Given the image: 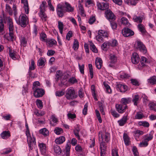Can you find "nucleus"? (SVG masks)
Segmentation results:
<instances>
[{
  "label": "nucleus",
  "mask_w": 156,
  "mask_h": 156,
  "mask_svg": "<svg viewBox=\"0 0 156 156\" xmlns=\"http://www.w3.org/2000/svg\"><path fill=\"white\" fill-rule=\"evenodd\" d=\"M98 32L101 35L104 37H107L108 36V34L107 31L104 30H99Z\"/></svg>",
  "instance_id": "obj_38"
},
{
  "label": "nucleus",
  "mask_w": 156,
  "mask_h": 156,
  "mask_svg": "<svg viewBox=\"0 0 156 156\" xmlns=\"http://www.w3.org/2000/svg\"><path fill=\"white\" fill-rule=\"evenodd\" d=\"M137 44V48L139 49L140 51L144 54L146 53L147 50L145 45L143 43L140 41H136Z\"/></svg>",
  "instance_id": "obj_7"
},
{
  "label": "nucleus",
  "mask_w": 156,
  "mask_h": 156,
  "mask_svg": "<svg viewBox=\"0 0 156 156\" xmlns=\"http://www.w3.org/2000/svg\"><path fill=\"white\" fill-rule=\"evenodd\" d=\"M41 40L42 41L46 42L47 39V36L46 34L44 33H41L40 34Z\"/></svg>",
  "instance_id": "obj_50"
},
{
  "label": "nucleus",
  "mask_w": 156,
  "mask_h": 156,
  "mask_svg": "<svg viewBox=\"0 0 156 156\" xmlns=\"http://www.w3.org/2000/svg\"><path fill=\"white\" fill-rule=\"evenodd\" d=\"M148 82L152 85L156 84V76H153L148 80Z\"/></svg>",
  "instance_id": "obj_39"
},
{
  "label": "nucleus",
  "mask_w": 156,
  "mask_h": 156,
  "mask_svg": "<svg viewBox=\"0 0 156 156\" xmlns=\"http://www.w3.org/2000/svg\"><path fill=\"white\" fill-rule=\"evenodd\" d=\"M58 28L59 30V32L61 34H62L64 28L63 24L62 22L60 21H58Z\"/></svg>",
  "instance_id": "obj_36"
},
{
  "label": "nucleus",
  "mask_w": 156,
  "mask_h": 156,
  "mask_svg": "<svg viewBox=\"0 0 156 156\" xmlns=\"http://www.w3.org/2000/svg\"><path fill=\"white\" fill-rule=\"evenodd\" d=\"M77 96V95L76 94L74 89H68L65 95V97L67 99H72L76 98Z\"/></svg>",
  "instance_id": "obj_3"
},
{
  "label": "nucleus",
  "mask_w": 156,
  "mask_h": 156,
  "mask_svg": "<svg viewBox=\"0 0 156 156\" xmlns=\"http://www.w3.org/2000/svg\"><path fill=\"white\" fill-rule=\"evenodd\" d=\"M130 81L131 83L133 85L136 86H139L140 85L139 82L136 79H131Z\"/></svg>",
  "instance_id": "obj_63"
},
{
  "label": "nucleus",
  "mask_w": 156,
  "mask_h": 156,
  "mask_svg": "<svg viewBox=\"0 0 156 156\" xmlns=\"http://www.w3.org/2000/svg\"><path fill=\"white\" fill-rule=\"evenodd\" d=\"M123 138L126 145V146L129 145L130 143V141L129 138L127 134L125 133H124Z\"/></svg>",
  "instance_id": "obj_21"
},
{
  "label": "nucleus",
  "mask_w": 156,
  "mask_h": 156,
  "mask_svg": "<svg viewBox=\"0 0 156 156\" xmlns=\"http://www.w3.org/2000/svg\"><path fill=\"white\" fill-rule=\"evenodd\" d=\"M109 45L110 47H114L118 45L117 41L115 40H113L112 41H108Z\"/></svg>",
  "instance_id": "obj_40"
},
{
  "label": "nucleus",
  "mask_w": 156,
  "mask_h": 156,
  "mask_svg": "<svg viewBox=\"0 0 156 156\" xmlns=\"http://www.w3.org/2000/svg\"><path fill=\"white\" fill-rule=\"evenodd\" d=\"M122 33L125 37H130L134 34V33L133 30L128 28L123 29L122 30Z\"/></svg>",
  "instance_id": "obj_5"
},
{
  "label": "nucleus",
  "mask_w": 156,
  "mask_h": 156,
  "mask_svg": "<svg viewBox=\"0 0 156 156\" xmlns=\"http://www.w3.org/2000/svg\"><path fill=\"white\" fill-rule=\"evenodd\" d=\"M91 91L92 95L94 97L95 99H96V94L95 93V87L94 85H92L91 87Z\"/></svg>",
  "instance_id": "obj_49"
},
{
  "label": "nucleus",
  "mask_w": 156,
  "mask_h": 156,
  "mask_svg": "<svg viewBox=\"0 0 156 156\" xmlns=\"http://www.w3.org/2000/svg\"><path fill=\"white\" fill-rule=\"evenodd\" d=\"M105 17L109 22L115 21L116 19V16L110 9L106 10L105 11Z\"/></svg>",
  "instance_id": "obj_4"
},
{
  "label": "nucleus",
  "mask_w": 156,
  "mask_h": 156,
  "mask_svg": "<svg viewBox=\"0 0 156 156\" xmlns=\"http://www.w3.org/2000/svg\"><path fill=\"white\" fill-rule=\"evenodd\" d=\"M116 87L117 90L122 92H125L127 89V86L121 84H118Z\"/></svg>",
  "instance_id": "obj_18"
},
{
  "label": "nucleus",
  "mask_w": 156,
  "mask_h": 156,
  "mask_svg": "<svg viewBox=\"0 0 156 156\" xmlns=\"http://www.w3.org/2000/svg\"><path fill=\"white\" fill-rule=\"evenodd\" d=\"M106 143L105 141L101 140L100 144L101 156H105V151L107 148V144Z\"/></svg>",
  "instance_id": "obj_11"
},
{
  "label": "nucleus",
  "mask_w": 156,
  "mask_h": 156,
  "mask_svg": "<svg viewBox=\"0 0 156 156\" xmlns=\"http://www.w3.org/2000/svg\"><path fill=\"white\" fill-rule=\"evenodd\" d=\"M5 9L6 11L8 12L9 15H12V11L11 8L8 4L6 5Z\"/></svg>",
  "instance_id": "obj_45"
},
{
  "label": "nucleus",
  "mask_w": 156,
  "mask_h": 156,
  "mask_svg": "<svg viewBox=\"0 0 156 156\" xmlns=\"http://www.w3.org/2000/svg\"><path fill=\"white\" fill-rule=\"evenodd\" d=\"M97 6L99 9L101 10H105L109 8V4L107 2H102L97 4Z\"/></svg>",
  "instance_id": "obj_13"
},
{
  "label": "nucleus",
  "mask_w": 156,
  "mask_h": 156,
  "mask_svg": "<svg viewBox=\"0 0 156 156\" xmlns=\"http://www.w3.org/2000/svg\"><path fill=\"white\" fill-rule=\"evenodd\" d=\"M23 89L22 90V93L24 95L26 93L28 92V85L26 84L23 87Z\"/></svg>",
  "instance_id": "obj_59"
},
{
  "label": "nucleus",
  "mask_w": 156,
  "mask_h": 156,
  "mask_svg": "<svg viewBox=\"0 0 156 156\" xmlns=\"http://www.w3.org/2000/svg\"><path fill=\"white\" fill-rule=\"evenodd\" d=\"M55 133L57 135H59L63 132V129L61 128L56 127L54 130Z\"/></svg>",
  "instance_id": "obj_37"
},
{
  "label": "nucleus",
  "mask_w": 156,
  "mask_h": 156,
  "mask_svg": "<svg viewBox=\"0 0 156 156\" xmlns=\"http://www.w3.org/2000/svg\"><path fill=\"white\" fill-rule=\"evenodd\" d=\"M39 16L43 21H46L47 17L45 12H44L43 13H40Z\"/></svg>",
  "instance_id": "obj_52"
},
{
  "label": "nucleus",
  "mask_w": 156,
  "mask_h": 156,
  "mask_svg": "<svg viewBox=\"0 0 156 156\" xmlns=\"http://www.w3.org/2000/svg\"><path fill=\"white\" fill-rule=\"evenodd\" d=\"M54 150L55 152L57 154H59L61 152V150L60 147L58 145H55L54 146Z\"/></svg>",
  "instance_id": "obj_34"
},
{
  "label": "nucleus",
  "mask_w": 156,
  "mask_h": 156,
  "mask_svg": "<svg viewBox=\"0 0 156 156\" xmlns=\"http://www.w3.org/2000/svg\"><path fill=\"white\" fill-rule=\"evenodd\" d=\"M79 42L77 40H75L73 45V48L74 50H77L79 47Z\"/></svg>",
  "instance_id": "obj_51"
},
{
  "label": "nucleus",
  "mask_w": 156,
  "mask_h": 156,
  "mask_svg": "<svg viewBox=\"0 0 156 156\" xmlns=\"http://www.w3.org/2000/svg\"><path fill=\"white\" fill-rule=\"evenodd\" d=\"M139 124L140 126H143L146 127H148L149 126V123L146 121L140 122H139Z\"/></svg>",
  "instance_id": "obj_58"
},
{
  "label": "nucleus",
  "mask_w": 156,
  "mask_h": 156,
  "mask_svg": "<svg viewBox=\"0 0 156 156\" xmlns=\"http://www.w3.org/2000/svg\"><path fill=\"white\" fill-rule=\"evenodd\" d=\"M68 82L72 84H73L77 83L78 81L75 77H72L69 79Z\"/></svg>",
  "instance_id": "obj_55"
},
{
  "label": "nucleus",
  "mask_w": 156,
  "mask_h": 156,
  "mask_svg": "<svg viewBox=\"0 0 156 156\" xmlns=\"http://www.w3.org/2000/svg\"><path fill=\"white\" fill-rule=\"evenodd\" d=\"M139 96L138 95H136L133 97L132 101L135 106H137L139 101Z\"/></svg>",
  "instance_id": "obj_31"
},
{
  "label": "nucleus",
  "mask_w": 156,
  "mask_h": 156,
  "mask_svg": "<svg viewBox=\"0 0 156 156\" xmlns=\"http://www.w3.org/2000/svg\"><path fill=\"white\" fill-rule=\"evenodd\" d=\"M121 23L124 25H128V23L127 19L125 17H122L121 19Z\"/></svg>",
  "instance_id": "obj_57"
},
{
  "label": "nucleus",
  "mask_w": 156,
  "mask_h": 156,
  "mask_svg": "<svg viewBox=\"0 0 156 156\" xmlns=\"http://www.w3.org/2000/svg\"><path fill=\"white\" fill-rule=\"evenodd\" d=\"M27 44L26 38L24 37H21V45L24 47L26 46Z\"/></svg>",
  "instance_id": "obj_60"
},
{
  "label": "nucleus",
  "mask_w": 156,
  "mask_h": 156,
  "mask_svg": "<svg viewBox=\"0 0 156 156\" xmlns=\"http://www.w3.org/2000/svg\"><path fill=\"white\" fill-rule=\"evenodd\" d=\"M10 132L9 131H3L1 134V137L3 139H7L10 136Z\"/></svg>",
  "instance_id": "obj_22"
},
{
  "label": "nucleus",
  "mask_w": 156,
  "mask_h": 156,
  "mask_svg": "<svg viewBox=\"0 0 156 156\" xmlns=\"http://www.w3.org/2000/svg\"><path fill=\"white\" fill-rule=\"evenodd\" d=\"M70 147L71 145L70 144H68V143H67L66 144L65 151V154L66 156H69V155Z\"/></svg>",
  "instance_id": "obj_32"
},
{
  "label": "nucleus",
  "mask_w": 156,
  "mask_h": 156,
  "mask_svg": "<svg viewBox=\"0 0 156 156\" xmlns=\"http://www.w3.org/2000/svg\"><path fill=\"white\" fill-rule=\"evenodd\" d=\"M110 47L108 41H105L101 45V48L103 50H104L105 49Z\"/></svg>",
  "instance_id": "obj_48"
},
{
  "label": "nucleus",
  "mask_w": 156,
  "mask_h": 156,
  "mask_svg": "<svg viewBox=\"0 0 156 156\" xmlns=\"http://www.w3.org/2000/svg\"><path fill=\"white\" fill-rule=\"evenodd\" d=\"M104 84L106 92L109 94L111 93H112V90L110 87L107 83L105 82L104 83Z\"/></svg>",
  "instance_id": "obj_47"
},
{
  "label": "nucleus",
  "mask_w": 156,
  "mask_h": 156,
  "mask_svg": "<svg viewBox=\"0 0 156 156\" xmlns=\"http://www.w3.org/2000/svg\"><path fill=\"white\" fill-rule=\"evenodd\" d=\"M57 13L59 17H62L64 16V12H66L62 4H58L56 8Z\"/></svg>",
  "instance_id": "obj_6"
},
{
  "label": "nucleus",
  "mask_w": 156,
  "mask_h": 156,
  "mask_svg": "<svg viewBox=\"0 0 156 156\" xmlns=\"http://www.w3.org/2000/svg\"><path fill=\"white\" fill-rule=\"evenodd\" d=\"M9 56L12 58L13 59L15 60L16 58V53L15 51H13L11 48H9Z\"/></svg>",
  "instance_id": "obj_28"
},
{
  "label": "nucleus",
  "mask_w": 156,
  "mask_h": 156,
  "mask_svg": "<svg viewBox=\"0 0 156 156\" xmlns=\"http://www.w3.org/2000/svg\"><path fill=\"white\" fill-rule=\"evenodd\" d=\"M80 131V129L78 127L76 128L73 131L74 133L78 139H80V137L79 134V132Z\"/></svg>",
  "instance_id": "obj_46"
},
{
  "label": "nucleus",
  "mask_w": 156,
  "mask_h": 156,
  "mask_svg": "<svg viewBox=\"0 0 156 156\" xmlns=\"http://www.w3.org/2000/svg\"><path fill=\"white\" fill-rule=\"evenodd\" d=\"M40 83L39 81H37L34 82V83L33 85L32 89L33 90L36 89L38 88H38V87L40 86Z\"/></svg>",
  "instance_id": "obj_54"
},
{
  "label": "nucleus",
  "mask_w": 156,
  "mask_h": 156,
  "mask_svg": "<svg viewBox=\"0 0 156 156\" xmlns=\"http://www.w3.org/2000/svg\"><path fill=\"white\" fill-rule=\"evenodd\" d=\"M47 3L45 1H43L42 2V3L41 4L39 9L40 13H43L45 11V6L46 5Z\"/></svg>",
  "instance_id": "obj_25"
},
{
  "label": "nucleus",
  "mask_w": 156,
  "mask_h": 156,
  "mask_svg": "<svg viewBox=\"0 0 156 156\" xmlns=\"http://www.w3.org/2000/svg\"><path fill=\"white\" fill-rule=\"evenodd\" d=\"M88 67L90 78L92 79L93 77V70L92 65L91 64H88Z\"/></svg>",
  "instance_id": "obj_43"
},
{
  "label": "nucleus",
  "mask_w": 156,
  "mask_h": 156,
  "mask_svg": "<svg viewBox=\"0 0 156 156\" xmlns=\"http://www.w3.org/2000/svg\"><path fill=\"white\" fill-rule=\"evenodd\" d=\"M127 120V116H124L121 120L118 121V122L119 123V126H122L125 124Z\"/></svg>",
  "instance_id": "obj_24"
},
{
  "label": "nucleus",
  "mask_w": 156,
  "mask_h": 156,
  "mask_svg": "<svg viewBox=\"0 0 156 156\" xmlns=\"http://www.w3.org/2000/svg\"><path fill=\"white\" fill-rule=\"evenodd\" d=\"M46 42L48 43L50 46L56 45L57 43V41L54 39L47 40Z\"/></svg>",
  "instance_id": "obj_42"
},
{
  "label": "nucleus",
  "mask_w": 156,
  "mask_h": 156,
  "mask_svg": "<svg viewBox=\"0 0 156 156\" xmlns=\"http://www.w3.org/2000/svg\"><path fill=\"white\" fill-rule=\"evenodd\" d=\"M7 25L9 28V35L6 34L4 37L9 41H13L15 39V35L13 33L14 26L12 20L9 17H7Z\"/></svg>",
  "instance_id": "obj_1"
},
{
  "label": "nucleus",
  "mask_w": 156,
  "mask_h": 156,
  "mask_svg": "<svg viewBox=\"0 0 156 156\" xmlns=\"http://www.w3.org/2000/svg\"><path fill=\"white\" fill-rule=\"evenodd\" d=\"M132 151L134 156H138V153L137 148L135 146L133 147Z\"/></svg>",
  "instance_id": "obj_64"
},
{
  "label": "nucleus",
  "mask_w": 156,
  "mask_h": 156,
  "mask_svg": "<svg viewBox=\"0 0 156 156\" xmlns=\"http://www.w3.org/2000/svg\"><path fill=\"white\" fill-rule=\"evenodd\" d=\"M90 48L92 51L95 53H97L98 52V50L97 49L95 45L94 44L91 42L90 44Z\"/></svg>",
  "instance_id": "obj_44"
},
{
  "label": "nucleus",
  "mask_w": 156,
  "mask_h": 156,
  "mask_svg": "<svg viewBox=\"0 0 156 156\" xmlns=\"http://www.w3.org/2000/svg\"><path fill=\"white\" fill-rule=\"evenodd\" d=\"M110 25L112 28L113 30H115L117 27V24L115 21H110Z\"/></svg>",
  "instance_id": "obj_53"
},
{
  "label": "nucleus",
  "mask_w": 156,
  "mask_h": 156,
  "mask_svg": "<svg viewBox=\"0 0 156 156\" xmlns=\"http://www.w3.org/2000/svg\"><path fill=\"white\" fill-rule=\"evenodd\" d=\"M46 62L45 59L43 58H40L38 61L37 66L42 68L45 65Z\"/></svg>",
  "instance_id": "obj_20"
},
{
  "label": "nucleus",
  "mask_w": 156,
  "mask_h": 156,
  "mask_svg": "<svg viewBox=\"0 0 156 156\" xmlns=\"http://www.w3.org/2000/svg\"><path fill=\"white\" fill-rule=\"evenodd\" d=\"M78 66L80 69V73L82 74H84V65L82 64L80 65V64H78Z\"/></svg>",
  "instance_id": "obj_62"
},
{
  "label": "nucleus",
  "mask_w": 156,
  "mask_h": 156,
  "mask_svg": "<svg viewBox=\"0 0 156 156\" xmlns=\"http://www.w3.org/2000/svg\"><path fill=\"white\" fill-rule=\"evenodd\" d=\"M28 19L27 16L23 14L21 17L20 20V26L23 27H25L28 23Z\"/></svg>",
  "instance_id": "obj_10"
},
{
  "label": "nucleus",
  "mask_w": 156,
  "mask_h": 156,
  "mask_svg": "<svg viewBox=\"0 0 156 156\" xmlns=\"http://www.w3.org/2000/svg\"><path fill=\"white\" fill-rule=\"evenodd\" d=\"M35 63L33 60H31V64L30 66L29 69L30 70H34L35 69Z\"/></svg>",
  "instance_id": "obj_61"
},
{
  "label": "nucleus",
  "mask_w": 156,
  "mask_h": 156,
  "mask_svg": "<svg viewBox=\"0 0 156 156\" xmlns=\"http://www.w3.org/2000/svg\"><path fill=\"white\" fill-rule=\"evenodd\" d=\"M120 77L122 79L127 78L129 77V75L123 72H121L120 73Z\"/></svg>",
  "instance_id": "obj_56"
},
{
  "label": "nucleus",
  "mask_w": 156,
  "mask_h": 156,
  "mask_svg": "<svg viewBox=\"0 0 156 156\" xmlns=\"http://www.w3.org/2000/svg\"><path fill=\"white\" fill-rule=\"evenodd\" d=\"M101 137V140L105 141L106 143H108L110 140V134L108 132H104L102 134V132H100L99 134V137Z\"/></svg>",
  "instance_id": "obj_8"
},
{
  "label": "nucleus",
  "mask_w": 156,
  "mask_h": 156,
  "mask_svg": "<svg viewBox=\"0 0 156 156\" xmlns=\"http://www.w3.org/2000/svg\"><path fill=\"white\" fill-rule=\"evenodd\" d=\"M66 12H73L74 11V8L68 2H65L64 4H62Z\"/></svg>",
  "instance_id": "obj_14"
},
{
  "label": "nucleus",
  "mask_w": 156,
  "mask_h": 156,
  "mask_svg": "<svg viewBox=\"0 0 156 156\" xmlns=\"http://www.w3.org/2000/svg\"><path fill=\"white\" fill-rule=\"evenodd\" d=\"M131 101V99L130 98H123L121 100V103L123 105H126L124 107H127V106L126 105L130 103Z\"/></svg>",
  "instance_id": "obj_23"
},
{
  "label": "nucleus",
  "mask_w": 156,
  "mask_h": 156,
  "mask_svg": "<svg viewBox=\"0 0 156 156\" xmlns=\"http://www.w3.org/2000/svg\"><path fill=\"white\" fill-rule=\"evenodd\" d=\"M21 3L23 4V8L25 11V12L27 14L29 13V7L27 0H21Z\"/></svg>",
  "instance_id": "obj_15"
},
{
  "label": "nucleus",
  "mask_w": 156,
  "mask_h": 156,
  "mask_svg": "<svg viewBox=\"0 0 156 156\" xmlns=\"http://www.w3.org/2000/svg\"><path fill=\"white\" fill-rule=\"evenodd\" d=\"M139 58L138 55L136 53L133 54L131 61L133 64H136L139 62Z\"/></svg>",
  "instance_id": "obj_17"
},
{
  "label": "nucleus",
  "mask_w": 156,
  "mask_h": 156,
  "mask_svg": "<svg viewBox=\"0 0 156 156\" xmlns=\"http://www.w3.org/2000/svg\"><path fill=\"white\" fill-rule=\"evenodd\" d=\"M109 58L110 61L109 66L111 67H112L117 61V57L115 55L111 54L109 55Z\"/></svg>",
  "instance_id": "obj_12"
},
{
  "label": "nucleus",
  "mask_w": 156,
  "mask_h": 156,
  "mask_svg": "<svg viewBox=\"0 0 156 156\" xmlns=\"http://www.w3.org/2000/svg\"><path fill=\"white\" fill-rule=\"evenodd\" d=\"M96 40L99 42L102 43L104 42V40L103 37L98 32V35L96 36Z\"/></svg>",
  "instance_id": "obj_41"
},
{
  "label": "nucleus",
  "mask_w": 156,
  "mask_h": 156,
  "mask_svg": "<svg viewBox=\"0 0 156 156\" xmlns=\"http://www.w3.org/2000/svg\"><path fill=\"white\" fill-rule=\"evenodd\" d=\"M3 20V17H0V35H3L5 33Z\"/></svg>",
  "instance_id": "obj_16"
},
{
  "label": "nucleus",
  "mask_w": 156,
  "mask_h": 156,
  "mask_svg": "<svg viewBox=\"0 0 156 156\" xmlns=\"http://www.w3.org/2000/svg\"><path fill=\"white\" fill-rule=\"evenodd\" d=\"M95 65L98 69H100L102 66V61L100 58H97L95 62Z\"/></svg>",
  "instance_id": "obj_19"
},
{
  "label": "nucleus",
  "mask_w": 156,
  "mask_h": 156,
  "mask_svg": "<svg viewBox=\"0 0 156 156\" xmlns=\"http://www.w3.org/2000/svg\"><path fill=\"white\" fill-rule=\"evenodd\" d=\"M138 28L143 34H146V31L145 29L144 26L142 24L140 23L138 24Z\"/></svg>",
  "instance_id": "obj_30"
},
{
  "label": "nucleus",
  "mask_w": 156,
  "mask_h": 156,
  "mask_svg": "<svg viewBox=\"0 0 156 156\" xmlns=\"http://www.w3.org/2000/svg\"><path fill=\"white\" fill-rule=\"evenodd\" d=\"M38 146L42 154H44L46 151L45 144L44 143H41L39 144Z\"/></svg>",
  "instance_id": "obj_26"
},
{
  "label": "nucleus",
  "mask_w": 156,
  "mask_h": 156,
  "mask_svg": "<svg viewBox=\"0 0 156 156\" xmlns=\"http://www.w3.org/2000/svg\"><path fill=\"white\" fill-rule=\"evenodd\" d=\"M26 134L27 136V141L30 149L32 150L33 149L34 145H35L36 143L35 139L33 135L32 136H31L28 125L27 123L26 124Z\"/></svg>",
  "instance_id": "obj_2"
},
{
  "label": "nucleus",
  "mask_w": 156,
  "mask_h": 156,
  "mask_svg": "<svg viewBox=\"0 0 156 156\" xmlns=\"http://www.w3.org/2000/svg\"><path fill=\"white\" fill-rule=\"evenodd\" d=\"M33 91L34 95L36 98L42 97L45 94L44 90L42 88H37Z\"/></svg>",
  "instance_id": "obj_9"
},
{
  "label": "nucleus",
  "mask_w": 156,
  "mask_h": 156,
  "mask_svg": "<svg viewBox=\"0 0 156 156\" xmlns=\"http://www.w3.org/2000/svg\"><path fill=\"white\" fill-rule=\"evenodd\" d=\"M39 133L44 136H47L49 134L48 130L45 128L41 129L39 130Z\"/></svg>",
  "instance_id": "obj_35"
},
{
  "label": "nucleus",
  "mask_w": 156,
  "mask_h": 156,
  "mask_svg": "<svg viewBox=\"0 0 156 156\" xmlns=\"http://www.w3.org/2000/svg\"><path fill=\"white\" fill-rule=\"evenodd\" d=\"M65 140V138L64 136H61L58 138H56L55 140V142L57 144H61L63 143Z\"/></svg>",
  "instance_id": "obj_27"
},
{
  "label": "nucleus",
  "mask_w": 156,
  "mask_h": 156,
  "mask_svg": "<svg viewBox=\"0 0 156 156\" xmlns=\"http://www.w3.org/2000/svg\"><path fill=\"white\" fill-rule=\"evenodd\" d=\"M133 20L135 22L137 23H141L143 20V17L141 16H137L135 15L133 17Z\"/></svg>",
  "instance_id": "obj_29"
},
{
  "label": "nucleus",
  "mask_w": 156,
  "mask_h": 156,
  "mask_svg": "<svg viewBox=\"0 0 156 156\" xmlns=\"http://www.w3.org/2000/svg\"><path fill=\"white\" fill-rule=\"evenodd\" d=\"M78 8L81 15L83 16H85L86 15L84 12V9L83 5L80 3H79L78 5Z\"/></svg>",
  "instance_id": "obj_33"
}]
</instances>
